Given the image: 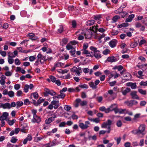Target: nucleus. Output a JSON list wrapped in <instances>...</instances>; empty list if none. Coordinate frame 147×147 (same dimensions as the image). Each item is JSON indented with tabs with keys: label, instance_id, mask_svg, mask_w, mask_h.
I'll return each instance as SVG.
<instances>
[{
	"label": "nucleus",
	"instance_id": "nucleus-1",
	"mask_svg": "<svg viewBox=\"0 0 147 147\" xmlns=\"http://www.w3.org/2000/svg\"><path fill=\"white\" fill-rule=\"evenodd\" d=\"M112 124V121L110 119H108L106 122H104L101 125V127L102 128H106L108 126V130L107 131L101 130L99 131V134H104L106 133L107 134L109 133L111 130V125Z\"/></svg>",
	"mask_w": 147,
	"mask_h": 147
},
{
	"label": "nucleus",
	"instance_id": "nucleus-2",
	"mask_svg": "<svg viewBox=\"0 0 147 147\" xmlns=\"http://www.w3.org/2000/svg\"><path fill=\"white\" fill-rule=\"evenodd\" d=\"M90 49L92 53H93L94 56L96 58L99 59L101 57L100 52L97 50L96 48L91 46L90 47Z\"/></svg>",
	"mask_w": 147,
	"mask_h": 147
},
{
	"label": "nucleus",
	"instance_id": "nucleus-3",
	"mask_svg": "<svg viewBox=\"0 0 147 147\" xmlns=\"http://www.w3.org/2000/svg\"><path fill=\"white\" fill-rule=\"evenodd\" d=\"M146 127V126L144 124H141L138 127V129L140 135L142 136H140L141 138H142L146 134V132L145 131V129Z\"/></svg>",
	"mask_w": 147,
	"mask_h": 147
},
{
	"label": "nucleus",
	"instance_id": "nucleus-4",
	"mask_svg": "<svg viewBox=\"0 0 147 147\" xmlns=\"http://www.w3.org/2000/svg\"><path fill=\"white\" fill-rule=\"evenodd\" d=\"M71 71L73 73H75L76 76H80L82 73V68L79 67L77 68L76 67H74L70 69Z\"/></svg>",
	"mask_w": 147,
	"mask_h": 147
},
{
	"label": "nucleus",
	"instance_id": "nucleus-5",
	"mask_svg": "<svg viewBox=\"0 0 147 147\" xmlns=\"http://www.w3.org/2000/svg\"><path fill=\"white\" fill-rule=\"evenodd\" d=\"M85 124L83 123H79V126L82 129H87L89 127V125H90V123L88 121H86Z\"/></svg>",
	"mask_w": 147,
	"mask_h": 147
},
{
	"label": "nucleus",
	"instance_id": "nucleus-6",
	"mask_svg": "<svg viewBox=\"0 0 147 147\" xmlns=\"http://www.w3.org/2000/svg\"><path fill=\"white\" fill-rule=\"evenodd\" d=\"M98 25L93 26L92 28L93 30L95 31H97V30H98L99 32L102 33L105 32L107 30V28L105 27H104V28H101L98 29Z\"/></svg>",
	"mask_w": 147,
	"mask_h": 147
},
{
	"label": "nucleus",
	"instance_id": "nucleus-7",
	"mask_svg": "<svg viewBox=\"0 0 147 147\" xmlns=\"http://www.w3.org/2000/svg\"><path fill=\"white\" fill-rule=\"evenodd\" d=\"M119 58L118 57H115L114 56H111L108 57L107 61L110 63H113L116 62L119 59Z\"/></svg>",
	"mask_w": 147,
	"mask_h": 147
},
{
	"label": "nucleus",
	"instance_id": "nucleus-8",
	"mask_svg": "<svg viewBox=\"0 0 147 147\" xmlns=\"http://www.w3.org/2000/svg\"><path fill=\"white\" fill-rule=\"evenodd\" d=\"M125 104H126L128 106L131 107L133 105H136L138 103L137 101L135 100H131L129 101H126L124 102Z\"/></svg>",
	"mask_w": 147,
	"mask_h": 147
},
{
	"label": "nucleus",
	"instance_id": "nucleus-9",
	"mask_svg": "<svg viewBox=\"0 0 147 147\" xmlns=\"http://www.w3.org/2000/svg\"><path fill=\"white\" fill-rule=\"evenodd\" d=\"M75 101L78 103H80V105L82 106H86L87 104V102L86 100L82 101L80 98H77L76 100Z\"/></svg>",
	"mask_w": 147,
	"mask_h": 147
},
{
	"label": "nucleus",
	"instance_id": "nucleus-10",
	"mask_svg": "<svg viewBox=\"0 0 147 147\" xmlns=\"http://www.w3.org/2000/svg\"><path fill=\"white\" fill-rule=\"evenodd\" d=\"M92 32L90 30L86 31L84 34L86 38H90L91 37L92 35Z\"/></svg>",
	"mask_w": 147,
	"mask_h": 147
},
{
	"label": "nucleus",
	"instance_id": "nucleus-11",
	"mask_svg": "<svg viewBox=\"0 0 147 147\" xmlns=\"http://www.w3.org/2000/svg\"><path fill=\"white\" fill-rule=\"evenodd\" d=\"M117 43V41L115 39H113L110 41L109 45L111 48H114L116 47Z\"/></svg>",
	"mask_w": 147,
	"mask_h": 147
},
{
	"label": "nucleus",
	"instance_id": "nucleus-12",
	"mask_svg": "<svg viewBox=\"0 0 147 147\" xmlns=\"http://www.w3.org/2000/svg\"><path fill=\"white\" fill-rule=\"evenodd\" d=\"M126 86L130 87L132 89H135L137 87L136 83V82H128L126 84Z\"/></svg>",
	"mask_w": 147,
	"mask_h": 147
},
{
	"label": "nucleus",
	"instance_id": "nucleus-13",
	"mask_svg": "<svg viewBox=\"0 0 147 147\" xmlns=\"http://www.w3.org/2000/svg\"><path fill=\"white\" fill-rule=\"evenodd\" d=\"M8 116V113L7 112L3 113V115L0 117V120L1 121L5 120Z\"/></svg>",
	"mask_w": 147,
	"mask_h": 147
},
{
	"label": "nucleus",
	"instance_id": "nucleus-14",
	"mask_svg": "<svg viewBox=\"0 0 147 147\" xmlns=\"http://www.w3.org/2000/svg\"><path fill=\"white\" fill-rule=\"evenodd\" d=\"M27 36L29 37L30 39L32 40H35L37 39L38 38L37 36H35V34L33 33H30L27 35Z\"/></svg>",
	"mask_w": 147,
	"mask_h": 147
},
{
	"label": "nucleus",
	"instance_id": "nucleus-15",
	"mask_svg": "<svg viewBox=\"0 0 147 147\" xmlns=\"http://www.w3.org/2000/svg\"><path fill=\"white\" fill-rule=\"evenodd\" d=\"M137 92L136 91H133L131 93L130 95L132 98L134 99H138L139 97L136 94Z\"/></svg>",
	"mask_w": 147,
	"mask_h": 147
},
{
	"label": "nucleus",
	"instance_id": "nucleus-16",
	"mask_svg": "<svg viewBox=\"0 0 147 147\" xmlns=\"http://www.w3.org/2000/svg\"><path fill=\"white\" fill-rule=\"evenodd\" d=\"M123 88H122L121 92L123 95L124 96L126 95L127 93L131 91L130 89L128 88H126L124 90H123Z\"/></svg>",
	"mask_w": 147,
	"mask_h": 147
},
{
	"label": "nucleus",
	"instance_id": "nucleus-17",
	"mask_svg": "<svg viewBox=\"0 0 147 147\" xmlns=\"http://www.w3.org/2000/svg\"><path fill=\"white\" fill-rule=\"evenodd\" d=\"M46 57L45 56H43L40 53H39L37 55L38 59H41V61H42V60H43V63L47 60V59H46Z\"/></svg>",
	"mask_w": 147,
	"mask_h": 147
},
{
	"label": "nucleus",
	"instance_id": "nucleus-18",
	"mask_svg": "<svg viewBox=\"0 0 147 147\" xmlns=\"http://www.w3.org/2000/svg\"><path fill=\"white\" fill-rule=\"evenodd\" d=\"M135 15L134 14H131L129 15L128 18L126 19L125 22H131L133 19L134 18Z\"/></svg>",
	"mask_w": 147,
	"mask_h": 147
},
{
	"label": "nucleus",
	"instance_id": "nucleus-19",
	"mask_svg": "<svg viewBox=\"0 0 147 147\" xmlns=\"http://www.w3.org/2000/svg\"><path fill=\"white\" fill-rule=\"evenodd\" d=\"M15 57L14 56H10L9 55H8V63L9 64H12L14 62V59H13V58Z\"/></svg>",
	"mask_w": 147,
	"mask_h": 147
},
{
	"label": "nucleus",
	"instance_id": "nucleus-20",
	"mask_svg": "<svg viewBox=\"0 0 147 147\" xmlns=\"http://www.w3.org/2000/svg\"><path fill=\"white\" fill-rule=\"evenodd\" d=\"M117 106V105L116 104H113L111 105L108 108L109 109V113L110 111H113L114 109L116 108Z\"/></svg>",
	"mask_w": 147,
	"mask_h": 147
},
{
	"label": "nucleus",
	"instance_id": "nucleus-21",
	"mask_svg": "<svg viewBox=\"0 0 147 147\" xmlns=\"http://www.w3.org/2000/svg\"><path fill=\"white\" fill-rule=\"evenodd\" d=\"M47 90V92L51 96H54L56 94V93L53 90H50L49 89L46 88Z\"/></svg>",
	"mask_w": 147,
	"mask_h": 147
},
{
	"label": "nucleus",
	"instance_id": "nucleus-22",
	"mask_svg": "<svg viewBox=\"0 0 147 147\" xmlns=\"http://www.w3.org/2000/svg\"><path fill=\"white\" fill-rule=\"evenodd\" d=\"M43 101V100H40V99H38L37 102L35 100L32 99L31 102L32 103H33L36 106H38Z\"/></svg>",
	"mask_w": 147,
	"mask_h": 147
},
{
	"label": "nucleus",
	"instance_id": "nucleus-23",
	"mask_svg": "<svg viewBox=\"0 0 147 147\" xmlns=\"http://www.w3.org/2000/svg\"><path fill=\"white\" fill-rule=\"evenodd\" d=\"M28 127L26 125L22 126L20 128V131L22 132L26 133H27V131L28 130Z\"/></svg>",
	"mask_w": 147,
	"mask_h": 147
},
{
	"label": "nucleus",
	"instance_id": "nucleus-24",
	"mask_svg": "<svg viewBox=\"0 0 147 147\" xmlns=\"http://www.w3.org/2000/svg\"><path fill=\"white\" fill-rule=\"evenodd\" d=\"M88 119L91 121H92L96 123H98L99 122L100 119L98 118H95L92 119L91 118H88Z\"/></svg>",
	"mask_w": 147,
	"mask_h": 147
},
{
	"label": "nucleus",
	"instance_id": "nucleus-25",
	"mask_svg": "<svg viewBox=\"0 0 147 147\" xmlns=\"http://www.w3.org/2000/svg\"><path fill=\"white\" fill-rule=\"evenodd\" d=\"M95 22V21L93 20H89L86 22V25L87 26H91L94 24Z\"/></svg>",
	"mask_w": 147,
	"mask_h": 147
},
{
	"label": "nucleus",
	"instance_id": "nucleus-26",
	"mask_svg": "<svg viewBox=\"0 0 147 147\" xmlns=\"http://www.w3.org/2000/svg\"><path fill=\"white\" fill-rule=\"evenodd\" d=\"M99 110L101 111H104L106 113H109V109L108 108L106 109L104 106H102L99 108Z\"/></svg>",
	"mask_w": 147,
	"mask_h": 147
},
{
	"label": "nucleus",
	"instance_id": "nucleus-27",
	"mask_svg": "<svg viewBox=\"0 0 147 147\" xmlns=\"http://www.w3.org/2000/svg\"><path fill=\"white\" fill-rule=\"evenodd\" d=\"M54 65L56 68L60 67H62L64 65V64L61 62H57L55 63Z\"/></svg>",
	"mask_w": 147,
	"mask_h": 147
},
{
	"label": "nucleus",
	"instance_id": "nucleus-28",
	"mask_svg": "<svg viewBox=\"0 0 147 147\" xmlns=\"http://www.w3.org/2000/svg\"><path fill=\"white\" fill-rule=\"evenodd\" d=\"M88 84L90 88L93 89H95L97 88V86H95L94 83L93 82H91L89 83Z\"/></svg>",
	"mask_w": 147,
	"mask_h": 147
},
{
	"label": "nucleus",
	"instance_id": "nucleus-29",
	"mask_svg": "<svg viewBox=\"0 0 147 147\" xmlns=\"http://www.w3.org/2000/svg\"><path fill=\"white\" fill-rule=\"evenodd\" d=\"M138 74L139 76H137V77L138 78L140 79L144 78L143 77V76H144V75H143V72L141 70L139 71L138 72Z\"/></svg>",
	"mask_w": 147,
	"mask_h": 147
},
{
	"label": "nucleus",
	"instance_id": "nucleus-30",
	"mask_svg": "<svg viewBox=\"0 0 147 147\" xmlns=\"http://www.w3.org/2000/svg\"><path fill=\"white\" fill-rule=\"evenodd\" d=\"M53 121V119H52L51 117L45 120V122L46 124H49Z\"/></svg>",
	"mask_w": 147,
	"mask_h": 147
},
{
	"label": "nucleus",
	"instance_id": "nucleus-31",
	"mask_svg": "<svg viewBox=\"0 0 147 147\" xmlns=\"http://www.w3.org/2000/svg\"><path fill=\"white\" fill-rule=\"evenodd\" d=\"M3 109H10V103L9 102H6L3 104Z\"/></svg>",
	"mask_w": 147,
	"mask_h": 147
},
{
	"label": "nucleus",
	"instance_id": "nucleus-32",
	"mask_svg": "<svg viewBox=\"0 0 147 147\" xmlns=\"http://www.w3.org/2000/svg\"><path fill=\"white\" fill-rule=\"evenodd\" d=\"M120 18V16H115L112 18V23H115L117 21V20Z\"/></svg>",
	"mask_w": 147,
	"mask_h": 147
},
{
	"label": "nucleus",
	"instance_id": "nucleus-33",
	"mask_svg": "<svg viewBox=\"0 0 147 147\" xmlns=\"http://www.w3.org/2000/svg\"><path fill=\"white\" fill-rule=\"evenodd\" d=\"M16 108L18 109L19 107L22 106L23 105V102L22 101H18L16 102Z\"/></svg>",
	"mask_w": 147,
	"mask_h": 147
},
{
	"label": "nucleus",
	"instance_id": "nucleus-34",
	"mask_svg": "<svg viewBox=\"0 0 147 147\" xmlns=\"http://www.w3.org/2000/svg\"><path fill=\"white\" fill-rule=\"evenodd\" d=\"M33 96L34 99H37L38 97V93L36 92H34L32 93L31 94V97L32 96Z\"/></svg>",
	"mask_w": 147,
	"mask_h": 147
},
{
	"label": "nucleus",
	"instance_id": "nucleus-35",
	"mask_svg": "<svg viewBox=\"0 0 147 147\" xmlns=\"http://www.w3.org/2000/svg\"><path fill=\"white\" fill-rule=\"evenodd\" d=\"M138 92L141 94L145 95L146 94V91L145 90H143V89L139 88L138 89Z\"/></svg>",
	"mask_w": 147,
	"mask_h": 147
},
{
	"label": "nucleus",
	"instance_id": "nucleus-36",
	"mask_svg": "<svg viewBox=\"0 0 147 147\" xmlns=\"http://www.w3.org/2000/svg\"><path fill=\"white\" fill-rule=\"evenodd\" d=\"M8 95L10 97H13L14 96V93L12 91H10L8 92Z\"/></svg>",
	"mask_w": 147,
	"mask_h": 147
},
{
	"label": "nucleus",
	"instance_id": "nucleus-37",
	"mask_svg": "<svg viewBox=\"0 0 147 147\" xmlns=\"http://www.w3.org/2000/svg\"><path fill=\"white\" fill-rule=\"evenodd\" d=\"M33 118L35 119L36 121V123H39L41 121V119L40 117L36 116L35 117H33Z\"/></svg>",
	"mask_w": 147,
	"mask_h": 147
},
{
	"label": "nucleus",
	"instance_id": "nucleus-38",
	"mask_svg": "<svg viewBox=\"0 0 147 147\" xmlns=\"http://www.w3.org/2000/svg\"><path fill=\"white\" fill-rule=\"evenodd\" d=\"M18 140V139L16 138L15 137L13 136L11 138L10 142L13 143L15 144L17 142Z\"/></svg>",
	"mask_w": 147,
	"mask_h": 147
},
{
	"label": "nucleus",
	"instance_id": "nucleus-39",
	"mask_svg": "<svg viewBox=\"0 0 147 147\" xmlns=\"http://www.w3.org/2000/svg\"><path fill=\"white\" fill-rule=\"evenodd\" d=\"M16 121V120L14 119L12 120H9L8 121V123L9 125H12Z\"/></svg>",
	"mask_w": 147,
	"mask_h": 147
},
{
	"label": "nucleus",
	"instance_id": "nucleus-40",
	"mask_svg": "<svg viewBox=\"0 0 147 147\" xmlns=\"http://www.w3.org/2000/svg\"><path fill=\"white\" fill-rule=\"evenodd\" d=\"M40 62L41 64H42L43 63V62H42V61H41V59H38L35 61V63H34V65L36 66H37L39 64Z\"/></svg>",
	"mask_w": 147,
	"mask_h": 147
},
{
	"label": "nucleus",
	"instance_id": "nucleus-41",
	"mask_svg": "<svg viewBox=\"0 0 147 147\" xmlns=\"http://www.w3.org/2000/svg\"><path fill=\"white\" fill-rule=\"evenodd\" d=\"M70 54L73 57H75V54L76 52V51L73 48L71 49V51H70Z\"/></svg>",
	"mask_w": 147,
	"mask_h": 147
},
{
	"label": "nucleus",
	"instance_id": "nucleus-42",
	"mask_svg": "<svg viewBox=\"0 0 147 147\" xmlns=\"http://www.w3.org/2000/svg\"><path fill=\"white\" fill-rule=\"evenodd\" d=\"M68 41V40L67 38H64L62 40V42H61V44L62 46H63L65 45H66Z\"/></svg>",
	"mask_w": 147,
	"mask_h": 147
},
{
	"label": "nucleus",
	"instance_id": "nucleus-43",
	"mask_svg": "<svg viewBox=\"0 0 147 147\" xmlns=\"http://www.w3.org/2000/svg\"><path fill=\"white\" fill-rule=\"evenodd\" d=\"M60 94L58 95V97L59 98H61L63 99L64 98L65 95V94L61 93H60Z\"/></svg>",
	"mask_w": 147,
	"mask_h": 147
},
{
	"label": "nucleus",
	"instance_id": "nucleus-44",
	"mask_svg": "<svg viewBox=\"0 0 147 147\" xmlns=\"http://www.w3.org/2000/svg\"><path fill=\"white\" fill-rule=\"evenodd\" d=\"M131 133L134 134H137L138 135H140L138 129L132 130L131 131Z\"/></svg>",
	"mask_w": 147,
	"mask_h": 147
},
{
	"label": "nucleus",
	"instance_id": "nucleus-45",
	"mask_svg": "<svg viewBox=\"0 0 147 147\" xmlns=\"http://www.w3.org/2000/svg\"><path fill=\"white\" fill-rule=\"evenodd\" d=\"M23 94V92L22 90H19L17 91L16 93L17 96L20 97L22 96V95Z\"/></svg>",
	"mask_w": 147,
	"mask_h": 147
},
{
	"label": "nucleus",
	"instance_id": "nucleus-46",
	"mask_svg": "<svg viewBox=\"0 0 147 147\" xmlns=\"http://www.w3.org/2000/svg\"><path fill=\"white\" fill-rule=\"evenodd\" d=\"M29 88V87L28 86V85L27 84H26L24 87V91L25 93L27 92L28 91V88Z\"/></svg>",
	"mask_w": 147,
	"mask_h": 147
},
{
	"label": "nucleus",
	"instance_id": "nucleus-47",
	"mask_svg": "<svg viewBox=\"0 0 147 147\" xmlns=\"http://www.w3.org/2000/svg\"><path fill=\"white\" fill-rule=\"evenodd\" d=\"M70 106L67 105H65L64 107V109L67 111H69L71 109Z\"/></svg>",
	"mask_w": 147,
	"mask_h": 147
},
{
	"label": "nucleus",
	"instance_id": "nucleus-48",
	"mask_svg": "<svg viewBox=\"0 0 147 147\" xmlns=\"http://www.w3.org/2000/svg\"><path fill=\"white\" fill-rule=\"evenodd\" d=\"M127 4L126 3H123L121 5V7L120 8H119V9L120 11H121V9L122 10L123 8H125L127 6Z\"/></svg>",
	"mask_w": 147,
	"mask_h": 147
},
{
	"label": "nucleus",
	"instance_id": "nucleus-49",
	"mask_svg": "<svg viewBox=\"0 0 147 147\" xmlns=\"http://www.w3.org/2000/svg\"><path fill=\"white\" fill-rule=\"evenodd\" d=\"M49 78H50V79H51V81L53 82H55L56 80L55 77L52 76H50Z\"/></svg>",
	"mask_w": 147,
	"mask_h": 147
},
{
	"label": "nucleus",
	"instance_id": "nucleus-50",
	"mask_svg": "<svg viewBox=\"0 0 147 147\" xmlns=\"http://www.w3.org/2000/svg\"><path fill=\"white\" fill-rule=\"evenodd\" d=\"M15 63L16 65H19L21 64V62L19 59L18 58H16L15 60Z\"/></svg>",
	"mask_w": 147,
	"mask_h": 147
},
{
	"label": "nucleus",
	"instance_id": "nucleus-51",
	"mask_svg": "<svg viewBox=\"0 0 147 147\" xmlns=\"http://www.w3.org/2000/svg\"><path fill=\"white\" fill-rule=\"evenodd\" d=\"M82 69L84 73L85 74L88 73L89 71V69L88 68H83Z\"/></svg>",
	"mask_w": 147,
	"mask_h": 147
},
{
	"label": "nucleus",
	"instance_id": "nucleus-52",
	"mask_svg": "<svg viewBox=\"0 0 147 147\" xmlns=\"http://www.w3.org/2000/svg\"><path fill=\"white\" fill-rule=\"evenodd\" d=\"M116 125L118 127H120L122 125V123L121 120H118L117 121Z\"/></svg>",
	"mask_w": 147,
	"mask_h": 147
},
{
	"label": "nucleus",
	"instance_id": "nucleus-53",
	"mask_svg": "<svg viewBox=\"0 0 147 147\" xmlns=\"http://www.w3.org/2000/svg\"><path fill=\"white\" fill-rule=\"evenodd\" d=\"M79 86L80 88H85L87 89L88 87V86L87 85H86V84H82V85H79Z\"/></svg>",
	"mask_w": 147,
	"mask_h": 147
},
{
	"label": "nucleus",
	"instance_id": "nucleus-54",
	"mask_svg": "<svg viewBox=\"0 0 147 147\" xmlns=\"http://www.w3.org/2000/svg\"><path fill=\"white\" fill-rule=\"evenodd\" d=\"M140 84L141 86H147V81H141L140 83Z\"/></svg>",
	"mask_w": 147,
	"mask_h": 147
},
{
	"label": "nucleus",
	"instance_id": "nucleus-55",
	"mask_svg": "<svg viewBox=\"0 0 147 147\" xmlns=\"http://www.w3.org/2000/svg\"><path fill=\"white\" fill-rule=\"evenodd\" d=\"M20 88V84H16L14 86V89L16 90H18Z\"/></svg>",
	"mask_w": 147,
	"mask_h": 147
},
{
	"label": "nucleus",
	"instance_id": "nucleus-56",
	"mask_svg": "<svg viewBox=\"0 0 147 147\" xmlns=\"http://www.w3.org/2000/svg\"><path fill=\"white\" fill-rule=\"evenodd\" d=\"M72 26L73 28H75L77 25V23L75 20H73L71 22Z\"/></svg>",
	"mask_w": 147,
	"mask_h": 147
},
{
	"label": "nucleus",
	"instance_id": "nucleus-57",
	"mask_svg": "<svg viewBox=\"0 0 147 147\" xmlns=\"http://www.w3.org/2000/svg\"><path fill=\"white\" fill-rule=\"evenodd\" d=\"M121 13V15L122 18L124 17L127 14V13L126 11H123L122 12H119Z\"/></svg>",
	"mask_w": 147,
	"mask_h": 147
},
{
	"label": "nucleus",
	"instance_id": "nucleus-58",
	"mask_svg": "<svg viewBox=\"0 0 147 147\" xmlns=\"http://www.w3.org/2000/svg\"><path fill=\"white\" fill-rule=\"evenodd\" d=\"M121 137H119V138H114L115 140H116V141L117 142V144H119V143H120V141H121Z\"/></svg>",
	"mask_w": 147,
	"mask_h": 147
},
{
	"label": "nucleus",
	"instance_id": "nucleus-59",
	"mask_svg": "<svg viewBox=\"0 0 147 147\" xmlns=\"http://www.w3.org/2000/svg\"><path fill=\"white\" fill-rule=\"evenodd\" d=\"M58 103H59V100H53L51 102V104H52L53 105Z\"/></svg>",
	"mask_w": 147,
	"mask_h": 147
},
{
	"label": "nucleus",
	"instance_id": "nucleus-60",
	"mask_svg": "<svg viewBox=\"0 0 147 147\" xmlns=\"http://www.w3.org/2000/svg\"><path fill=\"white\" fill-rule=\"evenodd\" d=\"M0 54L3 57H5L6 56L7 54L5 51H1L0 52Z\"/></svg>",
	"mask_w": 147,
	"mask_h": 147
},
{
	"label": "nucleus",
	"instance_id": "nucleus-61",
	"mask_svg": "<svg viewBox=\"0 0 147 147\" xmlns=\"http://www.w3.org/2000/svg\"><path fill=\"white\" fill-rule=\"evenodd\" d=\"M63 28L62 26H60L59 28L58 29V32L59 33H61L63 31Z\"/></svg>",
	"mask_w": 147,
	"mask_h": 147
},
{
	"label": "nucleus",
	"instance_id": "nucleus-62",
	"mask_svg": "<svg viewBox=\"0 0 147 147\" xmlns=\"http://www.w3.org/2000/svg\"><path fill=\"white\" fill-rule=\"evenodd\" d=\"M109 51V50L108 49H107L103 51L102 53L103 54L106 55L108 54Z\"/></svg>",
	"mask_w": 147,
	"mask_h": 147
},
{
	"label": "nucleus",
	"instance_id": "nucleus-63",
	"mask_svg": "<svg viewBox=\"0 0 147 147\" xmlns=\"http://www.w3.org/2000/svg\"><path fill=\"white\" fill-rule=\"evenodd\" d=\"M81 97L83 98H85L87 97L86 93L84 92H82L81 93Z\"/></svg>",
	"mask_w": 147,
	"mask_h": 147
},
{
	"label": "nucleus",
	"instance_id": "nucleus-64",
	"mask_svg": "<svg viewBox=\"0 0 147 147\" xmlns=\"http://www.w3.org/2000/svg\"><path fill=\"white\" fill-rule=\"evenodd\" d=\"M24 104L25 105H27L28 104H30V102L29 101V100L28 99H25L24 101Z\"/></svg>",
	"mask_w": 147,
	"mask_h": 147
}]
</instances>
